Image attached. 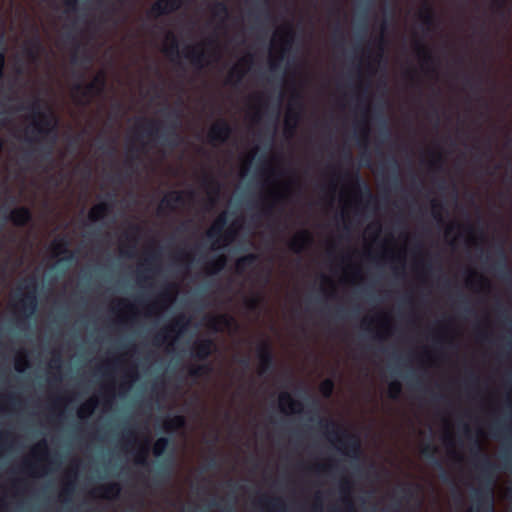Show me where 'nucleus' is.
Returning a JSON list of instances; mask_svg holds the SVG:
<instances>
[{
  "mask_svg": "<svg viewBox=\"0 0 512 512\" xmlns=\"http://www.w3.org/2000/svg\"><path fill=\"white\" fill-rule=\"evenodd\" d=\"M10 437H11L10 432H1L0 433V447H4L7 444Z\"/></svg>",
  "mask_w": 512,
  "mask_h": 512,
  "instance_id": "nucleus-62",
  "label": "nucleus"
},
{
  "mask_svg": "<svg viewBox=\"0 0 512 512\" xmlns=\"http://www.w3.org/2000/svg\"><path fill=\"white\" fill-rule=\"evenodd\" d=\"M318 425L327 432L331 440H337L344 448V453L352 458L361 454V443L356 435L348 433L332 420L320 418Z\"/></svg>",
  "mask_w": 512,
  "mask_h": 512,
  "instance_id": "nucleus-3",
  "label": "nucleus"
},
{
  "mask_svg": "<svg viewBox=\"0 0 512 512\" xmlns=\"http://www.w3.org/2000/svg\"><path fill=\"white\" fill-rule=\"evenodd\" d=\"M99 496L103 499H116L119 497L121 492V486L117 482L109 483L98 489Z\"/></svg>",
  "mask_w": 512,
  "mask_h": 512,
  "instance_id": "nucleus-26",
  "label": "nucleus"
},
{
  "mask_svg": "<svg viewBox=\"0 0 512 512\" xmlns=\"http://www.w3.org/2000/svg\"><path fill=\"white\" fill-rule=\"evenodd\" d=\"M313 243V237L308 230H301L289 242V249L297 254L302 253Z\"/></svg>",
  "mask_w": 512,
  "mask_h": 512,
  "instance_id": "nucleus-15",
  "label": "nucleus"
},
{
  "mask_svg": "<svg viewBox=\"0 0 512 512\" xmlns=\"http://www.w3.org/2000/svg\"><path fill=\"white\" fill-rule=\"evenodd\" d=\"M125 441L127 443H134L135 442V433L132 429H128L125 433Z\"/></svg>",
  "mask_w": 512,
  "mask_h": 512,
  "instance_id": "nucleus-63",
  "label": "nucleus"
},
{
  "mask_svg": "<svg viewBox=\"0 0 512 512\" xmlns=\"http://www.w3.org/2000/svg\"><path fill=\"white\" fill-rule=\"evenodd\" d=\"M39 466L36 462L25 460L22 465V471L30 475H36Z\"/></svg>",
  "mask_w": 512,
  "mask_h": 512,
  "instance_id": "nucleus-53",
  "label": "nucleus"
},
{
  "mask_svg": "<svg viewBox=\"0 0 512 512\" xmlns=\"http://www.w3.org/2000/svg\"><path fill=\"white\" fill-rule=\"evenodd\" d=\"M216 348V344L211 338H204L196 341L191 351V357L199 360H207Z\"/></svg>",
  "mask_w": 512,
  "mask_h": 512,
  "instance_id": "nucleus-14",
  "label": "nucleus"
},
{
  "mask_svg": "<svg viewBox=\"0 0 512 512\" xmlns=\"http://www.w3.org/2000/svg\"><path fill=\"white\" fill-rule=\"evenodd\" d=\"M232 133V127L230 124L224 120L221 119L214 123L209 132H208V139L210 143H223L225 142Z\"/></svg>",
  "mask_w": 512,
  "mask_h": 512,
  "instance_id": "nucleus-12",
  "label": "nucleus"
},
{
  "mask_svg": "<svg viewBox=\"0 0 512 512\" xmlns=\"http://www.w3.org/2000/svg\"><path fill=\"white\" fill-rule=\"evenodd\" d=\"M389 163L395 173L394 177L391 179V184L393 187H398L399 186V178H398V170H399V163L397 161V159L395 157H391L390 160H389Z\"/></svg>",
  "mask_w": 512,
  "mask_h": 512,
  "instance_id": "nucleus-50",
  "label": "nucleus"
},
{
  "mask_svg": "<svg viewBox=\"0 0 512 512\" xmlns=\"http://www.w3.org/2000/svg\"><path fill=\"white\" fill-rule=\"evenodd\" d=\"M431 206H432V215H433L434 219L438 223H443L444 222V219L442 217V212L444 211L443 204L436 200H433L431 203Z\"/></svg>",
  "mask_w": 512,
  "mask_h": 512,
  "instance_id": "nucleus-44",
  "label": "nucleus"
},
{
  "mask_svg": "<svg viewBox=\"0 0 512 512\" xmlns=\"http://www.w3.org/2000/svg\"><path fill=\"white\" fill-rule=\"evenodd\" d=\"M148 455H149V448L148 446L141 447L135 456V462L138 465L141 466H147L149 464L148 462Z\"/></svg>",
  "mask_w": 512,
  "mask_h": 512,
  "instance_id": "nucleus-43",
  "label": "nucleus"
},
{
  "mask_svg": "<svg viewBox=\"0 0 512 512\" xmlns=\"http://www.w3.org/2000/svg\"><path fill=\"white\" fill-rule=\"evenodd\" d=\"M436 453H437V448L436 446H434L433 444L431 443H428L426 444L422 450H421V454L429 461L433 462V464L436 466V467H439V468H442V463L441 461L436 458Z\"/></svg>",
  "mask_w": 512,
  "mask_h": 512,
  "instance_id": "nucleus-32",
  "label": "nucleus"
},
{
  "mask_svg": "<svg viewBox=\"0 0 512 512\" xmlns=\"http://www.w3.org/2000/svg\"><path fill=\"white\" fill-rule=\"evenodd\" d=\"M415 489H419L418 485L405 484L400 488V492L407 498H412L415 494Z\"/></svg>",
  "mask_w": 512,
  "mask_h": 512,
  "instance_id": "nucleus-55",
  "label": "nucleus"
},
{
  "mask_svg": "<svg viewBox=\"0 0 512 512\" xmlns=\"http://www.w3.org/2000/svg\"><path fill=\"white\" fill-rule=\"evenodd\" d=\"M227 263V258L224 255H219L215 259L211 260L207 264V273L216 275L221 272Z\"/></svg>",
  "mask_w": 512,
  "mask_h": 512,
  "instance_id": "nucleus-29",
  "label": "nucleus"
},
{
  "mask_svg": "<svg viewBox=\"0 0 512 512\" xmlns=\"http://www.w3.org/2000/svg\"><path fill=\"white\" fill-rule=\"evenodd\" d=\"M300 119V113L299 112H293L290 108L286 120H285V131L287 134L292 136L295 133L297 123Z\"/></svg>",
  "mask_w": 512,
  "mask_h": 512,
  "instance_id": "nucleus-31",
  "label": "nucleus"
},
{
  "mask_svg": "<svg viewBox=\"0 0 512 512\" xmlns=\"http://www.w3.org/2000/svg\"><path fill=\"white\" fill-rule=\"evenodd\" d=\"M42 101L39 98L34 100L29 105H19L17 111H31L33 118V131L39 136V140H49V147L47 154H51L52 147L57 140L58 120L52 111L45 113L41 110Z\"/></svg>",
  "mask_w": 512,
  "mask_h": 512,
  "instance_id": "nucleus-2",
  "label": "nucleus"
},
{
  "mask_svg": "<svg viewBox=\"0 0 512 512\" xmlns=\"http://www.w3.org/2000/svg\"><path fill=\"white\" fill-rule=\"evenodd\" d=\"M41 48H42L41 40H40V38L38 36H36V37H34L33 39L30 40L29 47H27L25 49L26 55L31 60H36L37 57H38V53L41 50Z\"/></svg>",
  "mask_w": 512,
  "mask_h": 512,
  "instance_id": "nucleus-38",
  "label": "nucleus"
},
{
  "mask_svg": "<svg viewBox=\"0 0 512 512\" xmlns=\"http://www.w3.org/2000/svg\"><path fill=\"white\" fill-rule=\"evenodd\" d=\"M106 87V76L103 72L98 73L92 81L83 84L81 81L73 87L74 91L80 94L81 98L86 99L84 104H89L94 96L101 95Z\"/></svg>",
  "mask_w": 512,
  "mask_h": 512,
  "instance_id": "nucleus-6",
  "label": "nucleus"
},
{
  "mask_svg": "<svg viewBox=\"0 0 512 512\" xmlns=\"http://www.w3.org/2000/svg\"><path fill=\"white\" fill-rule=\"evenodd\" d=\"M279 406L284 413H298L302 411L303 405L300 401L295 400L289 392H282L279 395Z\"/></svg>",
  "mask_w": 512,
  "mask_h": 512,
  "instance_id": "nucleus-17",
  "label": "nucleus"
},
{
  "mask_svg": "<svg viewBox=\"0 0 512 512\" xmlns=\"http://www.w3.org/2000/svg\"><path fill=\"white\" fill-rule=\"evenodd\" d=\"M344 503H345V506H346V512H355V507H354V504L352 502V500L348 497H345L343 499Z\"/></svg>",
  "mask_w": 512,
  "mask_h": 512,
  "instance_id": "nucleus-64",
  "label": "nucleus"
},
{
  "mask_svg": "<svg viewBox=\"0 0 512 512\" xmlns=\"http://www.w3.org/2000/svg\"><path fill=\"white\" fill-rule=\"evenodd\" d=\"M234 322V319L227 315L221 314L218 316L211 317L209 320V328L214 332H220L223 328H229Z\"/></svg>",
  "mask_w": 512,
  "mask_h": 512,
  "instance_id": "nucleus-24",
  "label": "nucleus"
},
{
  "mask_svg": "<svg viewBox=\"0 0 512 512\" xmlns=\"http://www.w3.org/2000/svg\"><path fill=\"white\" fill-rule=\"evenodd\" d=\"M212 371V367L209 363L200 364L198 366L190 367L188 374L191 377L198 378L203 375H207Z\"/></svg>",
  "mask_w": 512,
  "mask_h": 512,
  "instance_id": "nucleus-41",
  "label": "nucleus"
},
{
  "mask_svg": "<svg viewBox=\"0 0 512 512\" xmlns=\"http://www.w3.org/2000/svg\"><path fill=\"white\" fill-rule=\"evenodd\" d=\"M113 206L109 202H100L94 205L89 213L88 218L92 222H97L104 219L107 215L112 212Z\"/></svg>",
  "mask_w": 512,
  "mask_h": 512,
  "instance_id": "nucleus-21",
  "label": "nucleus"
},
{
  "mask_svg": "<svg viewBox=\"0 0 512 512\" xmlns=\"http://www.w3.org/2000/svg\"><path fill=\"white\" fill-rule=\"evenodd\" d=\"M297 105V107L302 110L303 108V105H302V96L299 92L295 91L292 96H291V105Z\"/></svg>",
  "mask_w": 512,
  "mask_h": 512,
  "instance_id": "nucleus-59",
  "label": "nucleus"
},
{
  "mask_svg": "<svg viewBox=\"0 0 512 512\" xmlns=\"http://www.w3.org/2000/svg\"><path fill=\"white\" fill-rule=\"evenodd\" d=\"M141 231V227L137 224H132L129 227V231L125 232L124 236L128 241H132L133 245L131 246V251L124 252L127 256L132 257L134 255V249L136 245V239L134 235L139 234Z\"/></svg>",
  "mask_w": 512,
  "mask_h": 512,
  "instance_id": "nucleus-39",
  "label": "nucleus"
},
{
  "mask_svg": "<svg viewBox=\"0 0 512 512\" xmlns=\"http://www.w3.org/2000/svg\"><path fill=\"white\" fill-rule=\"evenodd\" d=\"M385 44H386L385 38H384L383 35H381L377 39V47H378L377 58L378 59H381L383 57L384 49H385Z\"/></svg>",
  "mask_w": 512,
  "mask_h": 512,
  "instance_id": "nucleus-58",
  "label": "nucleus"
},
{
  "mask_svg": "<svg viewBox=\"0 0 512 512\" xmlns=\"http://www.w3.org/2000/svg\"><path fill=\"white\" fill-rule=\"evenodd\" d=\"M334 391V382L331 379H325L320 384V392L326 398H330Z\"/></svg>",
  "mask_w": 512,
  "mask_h": 512,
  "instance_id": "nucleus-46",
  "label": "nucleus"
},
{
  "mask_svg": "<svg viewBox=\"0 0 512 512\" xmlns=\"http://www.w3.org/2000/svg\"><path fill=\"white\" fill-rule=\"evenodd\" d=\"M444 163V159L440 153L433 154V159L430 161V168L435 171H440L442 169Z\"/></svg>",
  "mask_w": 512,
  "mask_h": 512,
  "instance_id": "nucleus-51",
  "label": "nucleus"
},
{
  "mask_svg": "<svg viewBox=\"0 0 512 512\" xmlns=\"http://www.w3.org/2000/svg\"><path fill=\"white\" fill-rule=\"evenodd\" d=\"M24 289L26 293L18 298L19 309L21 313L30 318L37 310V282L35 278H30L25 281Z\"/></svg>",
  "mask_w": 512,
  "mask_h": 512,
  "instance_id": "nucleus-5",
  "label": "nucleus"
},
{
  "mask_svg": "<svg viewBox=\"0 0 512 512\" xmlns=\"http://www.w3.org/2000/svg\"><path fill=\"white\" fill-rule=\"evenodd\" d=\"M184 57L198 68H203L206 64V53L199 46L187 47Z\"/></svg>",
  "mask_w": 512,
  "mask_h": 512,
  "instance_id": "nucleus-19",
  "label": "nucleus"
},
{
  "mask_svg": "<svg viewBox=\"0 0 512 512\" xmlns=\"http://www.w3.org/2000/svg\"><path fill=\"white\" fill-rule=\"evenodd\" d=\"M61 363H62V359H61V356L59 353H57L53 359H52V362H51V367L52 368H56V369H60L61 367Z\"/></svg>",
  "mask_w": 512,
  "mask_h": 512,
  "instance_id": "nucleus-61",
  "label": "nucleus"
},
{
  "mask_svg": "<svg viewBox=\"0 0 512 512\" xmlns=\"http://www.w3.org/2000/svg\"><path fill=\"white\" fill-rule=\"evenodd\" d=\"M244 77V72L239 69L238 66H234L228 75L227 82L231 83L233 79H235V83L241 82Z\"/></svg>",
  "mask_w": 512,
  "mask_h": 512,
  "instance_id": "nucleus-48",
  "label": "nucleus"
},
{
  "mask_svg": "<svg viewBox=\"0 0 512 512\" xmlns=\"http://www.w3.org/2000/svg\"><path fill=\"white\" fill-rule=\"evenodd\" d=\"M17 227H24L32 221V212L26 206H20L10 211L6 218Z\"/></svg>",
  "mask_w": 512,
  "mask_h": 512,
  "instance_id": "nucleus-16",
  "label": "nucleus"
},
{
  "mask_svg": "<svg viewBox=\"0 0 512 512\" xmlns=\"http://www.w3.org/2000/svg\"><path fill=\"white\" fill-rule=\"evenodd\" d=\"M171 445V440L168 437H159L153 445L152 452L155 457H161L166 449Z\"/></svg>",
  "mask_w": 512,
  "mask_h": 512,
  "instance_id": "nucleus-35",
  "label": "nucleus"
},
{
  "mask_svg": "<svg viewBox=\"0 0 512 512\" xmlns=\"http://www.w3.org/2000/svg\"><path fill=\"white\" fill-rule=\"evenodd\" d=\"M413 46L425 72L429 75H436L438 61L431 50L420 40H416Z\"/></svg>",
  "mask_w": 512,
  "mask_h": 512,
  "instance_id": "nucleus-8",
  "label": "nucleus"
},
{
  "mask_svg": "<svg viewBox=\"0 0 512 512\" xmlns=\"http://www.w3.org/2000/svg\"><path fill=\"white\" fill-rule=\"evenodd\" d=\"M490 429L495 437H508L511 432V425L502 422H494L491 424Z\"/></svg>",
  "mask_w": 512,
  "mask_h": 512,
  "instance_id": "nucleus-36",
  "label": "nucleus"
},
{
  "mask_svg": "<svg viewBox=\"0 0 512 512\" xmlns=\"http://www.w3.org/2000/svg\"><path fill=\"white\" fill-rule=\"evenodd\" d=\"M260 502H261V504H264L265 506H267L273 512H284L285 508H286L284 501L279 497H275V498L262 497L260 499Z\"/></svg>",
  "mask_w": 512,
  "mask_h": 512,
  "instance_id": "nucleus-30",
  "label": "nucleus"
},
{
  "mask_svg": "<svg viewBox=\"0 0 512 512\" xmlns=\"http://www.w3.org/2000/svg\"><path fill=\"white\" fill-rule=\"evenodd\" d=\"M73 492H74V482L68 481L61 493L63 504H69L71 502V500H72L71 497L73 495Z\"/></svg>",
  "mask_w": 512,
  "mask_h": 512,
  "instance_id": "nucleus-45",
  "label": "nucleus"
},
{
  "mask_svg": "<svg viewBox=\"0 0 512 512\" xmlns=\"http://www.w3.org/2000/svg\"><path fill=\"white\" fill-rule=\"evenodd\" d=\"M418 17L423 23V25L427 28V30H430V28L435 26L436 13L432 4L429 1H423L422 7L418 13Z\"/></svg>",
  "mask_w": 512,
  "mask_h": 512,
  "instance_id": "nucleus-18",
  "label": "nucleus"
},
{
  "mask_svg": "<svg viewBox=\"0 0 512 512\" xmlns=\"http://www.w3.org/2000/svg\"><path fill=\"white\" fill-rule=\"evenodd\" d=\"M96 405L97 402L94 399H90L83 403L78 410L79 418L84 419L91 416L96 408Z\"/></svg>",
  "mask_w": 512,
  "mask_h": 512,
  "instance_id": "nucleus-40",
  "label": "nucleus"
},
{
  "mask_svg": "<svg viewBox=\"0 0 512 512\" xmlns=\"http://www.w3.org/2000/svg\"><path fill=\"white\" fill-rule=\"evenodd\" d=\"M257 355L259 358V374H271L274 370V355L271 345L267 341H262L257 347Z\"/></svg>",
  "mask_w": 512,
  "mask_h": 512,
  "instance_id": "nucleus-9",
  "label": "nucleus"
},
{
  "mask_svg": "<svg viewBox=\"0 0 512 512\" xmlns=\"http://www.w3.org/2000/svg\"><path fill=\"white\" fill-rule=\"evenodd\" d=\"M39 454H48L47 443L44 440L39 442L33 449V456L37 457Z\"/></svg>",
  "mask_w": 512,
  "mask_h": 512,
  "instance_id": "nucleus-56",
  "label": "nucleus"
},
{
  "mask_svg": "<svg viewBox=\"0 0 512 512\" xmlns=\"http://www.w3.org/2000/svg\"><path fill=\"white\" fill-rule=\"evenodd\" d=\"M187 0H157L150 8L149 15L159 17L177 11Z\"/></svg>",
  "mask_w": 512,
  "mask_h": 512,
  "instance_id": "nucleus-13",
  "label": "nucleus"
},
{
  "mask_svg": "<svg viewBox=\"0 0 512 512\" xmlns=\"http://www.w3.org/2000/svg\"><path fill=\"white\" fill-rule=\"evenodd\" d=\"M354 185L361 191L362 196H364L368 202L374 200V196L365 181L362 180L358 173L354 175Z\"/></svg>",
  "mask_w": 512,
  "mask_h": 512,
  "instance_id": "nucleus-33",
  "label": "nucleus"
},
{
  "mask_svg": "<svg viewBox=\"0 0 512 512\" xmlns=\"http://www.w3.org/2000/svg\"><path fill=\"white\" fill-rule=\"evenodd\" d=\"M167 39L170 41V44L164 49L165 54L169 57L177 56L179 53V41L177 36L172 32H168Z\"/></svg>",
  "mask_w": 512,
  "mask_h": 512,
  "instance_id": "nucleus-37",
  "label": "nucleus"
},
{
  "mask_svg": "<svg viewBox=\"0 0 512 512\" xmlns=\"http://www.w3.org/2000/svg\"><path fill=\"white\" fill-rule=\"evenodd\" d=\"M184 203V192L172 191L162 199L160 210L162 209L163 206L170 210H174L177 205H184Z\"/></svg>",
  "mask_w": 512,
  "mask_h": 512,
  "instance_id": "nucleus-23",
  "label": "nucleus"
},
{
  "mask_svg": "<svg viewBox=\"0 0 512 512\" xmlns=\"http://www.w3.org/2000/svg\"><path fill=\"white\" fill-rule=\"evenodd\" d=\"M4 69H5V51H4V48L0 45V81L4 77Z\"/></svg>",
  "mask_w": 512,
  "mask_h": 512,
  "instance_id": "nucleus-60",
  "label": "nucleus"
},
{
  "mask_svg": "<svg viewBox=\"0 0 512 512\" xmlns=\"http://www.w3.org/2000/svg\"><path fill=\"white\" fill-rule=\"evenodd\" d=\"M261 303V298L258 296L251 297L245 300V305L248 310L256 311L259 309Z\"/></svg>",
  "mask_w": 512,
  "mask_h": 512,
  "instance_id": "nucleus-54",
  "label": "nucleus"
},
{
  "mask_svg": "<svg viewBox=\"0 0 512 512\" xmlns=\"http://www.w3.org/2000/svg\"><path fill=\"white\" fill-rule=\"evenodd\" d=\"M352 490V483L348 479H344L340 485V492L344 496H349Z\"/></svg>",
  "mask_w": 512,
  "mask_h": 512,
  "instance_id": "nucleus-57",
  "label": "nucleus"
},
{
  "mask_svg": "<svg viewBox=\"0 0 512 512\" xmlns=\"http://www.w3.org/2000/svg\"><path fill=\"white\" fill-rule=\"evenodd\" d=\"M258 260V256L254 253H249L244 255L236 260L235 267L236 272L242 274L248 268L252 267L256 261Z\"/></svg>",
  "mask_w": 512,
  "mask_h": 512,
  "instance_id": "nucleus-27",
  "label": "nucleus"
},
{
  "mask_svg": "<svg viewBox=\"0 0 512 512\" xmlns=\"http://www.w3.org/2000/svg\"><path fill=\"white\" fill-rule=\"evenodd\" d=\"M295 32L291 25H287L281 31V49L276 59L270 62V69L275 71L278 68L279 62H281L286 54L290 52L291 47L294 43Z\"/></svg>",
  "mask_w": 512,
  "mask_h": 512,
  "instance_id": "nucleus-10",
  "label": "nucleus"
},
{
  "mask_svg": "<svg viewBox=\"0 0 512 512\" xmlns=\"http://www.w3.org/2000/svg\"><path fill=\"white\" fill-rule=\"evenodd\" d=\"M173 286L171 284L165 285L161 293L159 294V301L163 303H170L173 301Z\"/></svg>",
  "mask_w": 512,
  "mask_h": 512,
  "instance_id": "nucleus-47",
  "label": "nucleus"
},
{
  "mask_svg": "<svg viewBox=\"0 0 512 512\" xmlns=\"http://www.w3.org/2000/svg\"><path fill=\"white\" fill-rule=\"evenodd\" d=\"M69 240L66 236H62L53 241L51 247L54 256H58L61 254H66L64 257L58 260L59 264H71L77 260L76 254L74 251L69 250Z\"/></svg>",
  "mask_w": 512,
  "mask_h": 512,
  "instance_id": "nucleus-11",
  "label": "nucleus"
},
{
  "mask_svg": "<svg viewBox=\"0 0 512 512\" xmlns=\"http://www.w3.org/2000/svg\"><path fill=\"white\" fill-rule=\"evenodd\" d=\"M227 224V216L226 213H222L217 217L214 224L211 226V228L207 231V237L211 240L218 239L224 230V227Z\"/></svg>",
  "mask_w": 512,
  "mask_h": 512,
  "instance_id": "nucleus-25",
  "label": "nucleus"
},
{
  "mask_svg": "<svg viewBox=\"0 0 512 512\" xmlns=\"http://www.w3.org/2000/svg\"><path fill=\"white\" fill-rule=\"evenodd\" d=\"M211 12L215 18L225 20L229 16V7L226 2L218 1L213 4Z\"/></svg>",
  "mask_w": 512,
  "mask_h": 512,
  "instance_id": "nucleus-34",
  "label": "nucleus"
},
{
  "mask_svg": "<svg viewBox=\"0 0 512 512\" xmlns=\"http://www.w3.org/2000/svg\"><path fill=\"white\" fill-rule=\"evenodd\" d=\"M188 324L189 321L184 315L177 316L168 326L154 336V345L160 346L168 342L172 338L171 334H182L187 329Z\"/></svg>",
  "mask_w": 512,
  "mask_h": 512,
  "instance_id": "nucleus-7",
  "label": "nucleus"
},
{
  "mask_svg": "<svg viewBox=\"0 0 512 512\" xmlns=\"http://www.w3.org/2000/svg\"><path fill=\"white\" fill-rule=\"evenodd\" d=\"M159 260L158 254L149 253L148 256L144 259L143 269L139 270L137 273V279L141 283L149 279L148 273H155V265Z\"/></svg>",
  "mask_w": 512,
  "mask_h": 512,
  "instance_id": "nucleus-20",
  "label": "nucleus"
},
{
  "mask_svg": "<svg viewBox=\"0 0 512 512\" xmlns=\"http://www.w3.org/2000/svg\"><path fill=\"white\" fill-rule=\"evenodd\" d=\"M507 3H508V0H493V3H492L493 6L495 7L496 12L504 18L507 15V11H506Z\"/></svg>",
  "mask_w": 512,
  "mask_h": 512,
  "instance_id": "nucleus-52",
  "label": "nucleus"
},
{
  "mask_svg": "<svg viewBox=\"0 0 512 512\" xmlns=\"http://www.w3.org/2000/svg\"><path fill=\"white\" fill-rule=\"evenodd\" d=\"M402 391L401 383L398 381H393L389 384V397L393 400L398 399L400 393Z\"/></svg>",
  "mask_w": 512,
  "mask_h": 512,
  "instance_id": "nucleus-49",
  "label": "nucleus"
},
{
  "mask_svg": "<svg viewBox=\"0 0 512 512\" xmlns=\"http://www.w3.org/2000/svg\"><path fill=\"white\" fill-rule=\"evenodd\" d=\"M203 186H205L208 190L213 192L214 194L218 195L220 191V184L219 182L210 175H205L202 180Z\"/></svg>",
  "mask_w": 512,
  "mask_h": 512,
  "instance_id": "nucleus-42",
  "label": "nucleus"
},
{
  "mask_svg": "<svg viewBox=\"0 0 512 512\" xmlns=\"http://www.w3.org/2000/svg\"><path fill=\"white\" fill-rule=\"evenodd\" d=\"M186 426V419L182 415H175L164 423V429L171 433L183 429Z\"/></svg>",
  "mask_w": 512,
  "mask_h": 512,
  "instance_id": "nucleus-28",
  "label": "nucleus"
},
{
  "mask_svg": "<svg viewBox=\"0 0 512 512\" xmlns=\"http://www.w3.org/2000/svg\"><path fill=\"white\" fill-rule=\"evenodd\" d=\"M499 260L494 265V270L503 280H510L512 278V271L507 265V256L502 247L498 249Z\"/></svg>",
  "mask_w": 512,
  "mask_h": 512,
  "instance_id": "nucleus-22",
  "label": "nucleus"
},
{
  "mask_svg": "<svg viewBox=\"0 0 512 512\" xmlns=\"http://www.w3.org/2000/svg\"><path fill=\"white\" fill-rule=\"evenodd\" d=\"M142 131L148 137H157L160 143L174 148L179 144L180 136L176 127L168 128L159 133V123L152 119H141L137 125V135Z\"/></svg>",
  "mask_w": 512,
  "mask_h": 512,
  "instance_id": "nucleus-4",
  "label": "nucleus"
},
{
  "mask_svg": "<svg viewBox=\"0 0 512 512\" xmlns=\"http://www.w3.org/2000/svg\"><path fill=\"white\" fill-rule=\"evenodd\" d=\"M473 456L480 457L481 461L478 468L481 472L482 485L480 488L475 490L472 494V500L475 504L477 511L481 509L487 510V512L494 511V497H493V485H494V474L495 465L492 463L487 455L482 454V447L478 440H475L473 448L471 450Z\"/></svg>",
  "mask_w": 512,
  "mask_h": 512,
  "instance_id": "nucleus-1",
  "label": "nucleus"
}]
</instances>
